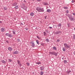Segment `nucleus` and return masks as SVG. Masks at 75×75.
Masks as SVG:
<instances>
[{"mask_svg": "<svg viewBox=\"0 0 75 75\" xmlns=\"http://www.w3.org/2000/svg\"><path fill=\"white\" fill-rule=\"evenodd\" d=\"M36 10H37L38 12H44V9H43V8H41L37 7L36 8Z\"/></svg>", "mask_w": 75, "mask_h": 75, "instance_id": "nucleus-1", "label": "nucleus"}, {"mask_svg": "<svg viewBox=\"0 0 75 75\" xmlns=\"http://www.w3.org/2000/svg\"><path fill=\"white\" fill-rule=\"evenodd\" d=\"M67 16L69 18V19H70L71 21H74V20H75V18H72L71 15H70L69 14H67Z\"/></svg>", "mask_w": 75, "mask_h": 75, "instance_id": "nucleus-2", "label": "nucleus"}, {"mask_svg": "<svg viewBox=\"0 0 75 75\" xmlns=\"http://www.w3.org/2000/svg\"><path fill=\"white\" fill-rule=\"evenodd\" d=\"M49 54H51V55H55V56H57V55H58V53H56L55 52H51L50 51L49 52Z\"/></svg>", "mask_w": 75, "mask_h": 75, "instance_id": "nucleus-3", "label": "nucleus"}, {"mask_svg": "<svg viewBox=\"0 0 75 75\" xmlns=\"http://www.w3.org/2000/svg\"><path fill=\"white\" fill-rule=\"evenodd\" d=\"M21 7L22 8H23L24 10H25V9L24 8H25L26 6L25 5V4H24L23 3H21Z\"/></svg>", "mask_w": 75, "mask_h": 75, "instance_id": "nucleus-4", "label": "nucleus"}, {"mask_svg": "<svg viewBox=\"0 0 75 75\" xmlns=\"http://www.w3.org/2000/svg\"><path fill=\"white\" fill-rule=\"evenodd\" d=\"M64 46L65 48L66 49H68V48H70V45H68L67 43L64 44Z\"/></svg>", "mask_w": 75, "mask_h": 75, "instance_id": "nucleus-5", "label": "nucleus"}, {"mask_svg": "<svg viewBox=\"0 0 75 75\" xmlns=\"http://www.w3.org/2000/svg\"><path fill=\"white\" fill-rule=\"evenodd\" d=\"M61 31H58L54 32V34L56 35H57V34H61Z\"/></svg>", "mask_w": 75, "mask_h": 75, "instance_id": "nucleus-6", "label": "nucleus"}, {"mask_svg": "<svg viewBox=\"0 0 75 75\" xmlns=\"http://www.w3.org/2000/svg\"><path fill=\"white\" fill-rule=\"evenodd\" d=\"M30 44H31L32 47H34L35 46V44H34V43L33 42H30Z\"/></svg>", "mask_w": 75, "mask_h": 75, "instance_id": "nucleus-7", "label": "nucleus"}, {"mask_svg": "<svg viewBox=\"0 0 75 75\" xmlns=\"http://www.w3.org/2000/svg\"><path fill=\"white\" fill-rule=\"evenodd\" d=\"M18 53V52L17 51H15L13 52V54H17Z\"/></svg>", "mask_w": 75, "mask_h": 75, "instance_id": "nucleus-8", "label": "nucleus"}, {"mask_svg": "<svg viewBox=\"0 0 75 75\" xmlns=\"http://www.w3.org/2000/svg\"><path fill=\"white\" fill-rule=\"evenodd\" d=\"M1 32H4V28H1Z\"/></svg>", "mask_w": 75, "mask_h": 75, "instance_id": "nucleus-9", "label": "nucleus"}, {"mask_svg": "<svg viewBox=\"0 0 75 75\" xmlns=\"http://www.w3.org/2000/svg\"><path fill=\"white\" fill-rule=\"evenodd\" d=\"M1 62H2V64H6V62L4 60H2L1 61Z\"/></svg>", "mask_w": 75, "mask_h": 75, "instance_id": "nucleus-10", "label": "nucleus"}, {"mask_svg": "<svg viewBox=\"0 0 75 75\" xmlns=\"http://www.w3.org/2000/svg\"><path fill=\"white\" fill-rule=\"evenodd\" d=\"M34 13L33 12H31L30 13V16H32V17H33V16H34Z\"/></svg>", "mask_w": 75, "mask_h": 75, "instance_id": "nucleus-11", "label": "nucleus"}, {"mask_svg": "<svg viewBox=\"0 0 75 75\" xmlns=\"http://www.w3.org/2000/svg\"><path fill=\"white\" fill-rule=\"evenodd\" d=\"M17 4V3L16 2H15L12 5L13 6H16Z\"/></svg>", "mask_w": 75, "mask_h": 75, "instance_id": "nucleus-12", "label": "nucleus"}, {"mask_svg": "<svg viewBox=\"0 0 75 75\" xmlns=\"http://www.w3.org/2000/svg\"><path fill=\"white\" fill-rule=\"evenodd\" d=\"M44 69V67L43 66L40 67V70L42 71Z\"/></svg>", "mask_w": 75, "mask_h": 75, "instance_id": "nucleus-13", "label": "nucleus"}, {"mask_svg": "<svg viewBox=\"0 0 75 75\" xmlns=\"http://www.w3.org/2000/svg\"><path fill=\"white\" fill-rule=\"evenodd\" d=\"M51 11L50 9H47V12H48V13H50Z\"/></svg>", "mask_w": 75, "mask_h": 75, "instance_id": "nucleus-14", "label": "nucleus"}, {"mask_svg": "<svg viewBox=\"0 0 75 75\" xmlns=\"http://www.w3.org/2000/svg\"><path fill=\"white\" fill-rule=\"evenodd\" d=\"M8 50L9 51H12V48L11 47H9L8 48Z\"/></svg>", "mask_w": 75, "mask_h": 75, "instance_id": "nucleus-15", "label": "nucleus"}, {"mask_svg": "<svg viewBox=\"0 0 75 75\" xmlns=\"http://www.w3.org/2000/svg\"><path fill=\"white\" fill-rule=\"evenodd\" d=\"M14 8H15V9L17 10V9H18V5L16 6H15L14 7Z\"/></svg>", "mask_w": 75, "mask_h": 75, "instance_id": "nucleus-16", "label": "nucleus"}, {"mask_svg": "<svg viewBox=\"0 0 75 75\" xmlns=\"http://www.w3.org/2000/svg\"><path fill=\"white\" fill-rule=\"evenodd\" d=\"M43 5H45V6H47V5H48V4L44 2L43 3Z\"/></svg>", "mask_w": 75, "mask_h": 75, "instance_id": "nucleus-17", "label": "nucleus"}, {"mask_svg": "<svg viewBox=\"0 0 75 75\" xmlns=\"http://www.w3.org/2000/svg\"><path fill=\"white\" fill-rule=\"evenodd\" d=\"M40 75H42L44 74V72L42 71H41L40 72Z\"/></svg>", "mask_w": 75, "mask_h": 75, "instance_id": "nucleus-18", "label": "nucleus"}, {"mask_svg": "<svg viewBox=\"0 0 75 75\" xmlns=\"http://www.w3.org/2000/svg\"><path fill=\"white\" fill-rule=\"evenodd\" d=\"M64 9H65V10H67V9H68V8L67 7L65 6L63 8Z\"/></svg>", "mask_w": 75, "mask_h": 75, "instance_id": "nucleus-19", "label": "nucleus"}, {"mask_svg": "<svg viewBox=\"0 0 75 75\" xmlns=\"http://www.w3.org/2000/svg\"><path fill=\"white\" fill-rule=\"evenodd\" d=\"M73 40H75V34H73Z\"/></svg>", "mask_w": 75, "mask_h": 75, "instance_id": "nucleus-20", "label": "nucleus"}, {"mask_svg": "<svg viewBox=\"0 0 75 75\" xmlns=\"http://www.w3.org/2000/svg\"><path fill=\"white\" fill-rule=\"evenodd\" d=\"M53 50H57V47H53Z\"/></svg>", "mask_w": 75, "mask_h": 75, "instance_id": "nucleus-21", "label": "nucleus"}, {"mask_svg": "<svg viewBox=\"0 0 75 75\" xmlns=\"http://www.w3.org/2000/svg\"><path fill=\"white\" fill-rule=\"evenodd\" d=\"M17 62L18 64V65H19V64H21V63H20V61L19 60H17Z\"/></svg>", "mask_w": 75, "mask_h": 75, "instance_id": "nucleus-22", "label": "nucleus"}, {"mask_svg": "<svg viewBox=\"0 0 75 75\" xmlns=\"http://www.w3.org/2000/svg\"><path fill=\"white\" fill-rule=\"evenodd\" d=\"M62 26V25H61V23H59V25H58V27H61Z\"/></svg>", "mask_w": 75, "mask_h": 75, "instance_id": "nucleus-23", "label": "nucleus"}, {"mask_svg": "<svg viewBox=\"0 0 75 75\" xmlns=\"http://www.w3.org/2000/svg\"><path fill=\"white\" fill-rule=\"evenodd\" d=\"M8 37H10V38L13 37V35L10 34H9L8 36Z\"/></svg>", "mask_w": 75, "mask_h": 75, "instance_id": "nucleus-24", "label": "nucleus"}, {"mask_svg": "<svg viewBox=\"0 0 75 75\" xmlns=\"http://www.w3.org/2000/svg\"><path fill=\"white\" fill-rule=\"evenodd\" d=\"M4 10H7V7H4Z\"/></svg>", "mask_w": 75, "mask_h": 75, "instance_id": "nucleus-25", "label": "nucleus"}, {"mask_svg": "<svg viewBox=\"0 0 75 75\" xmlns=\"http://www.w3.org/2000/svg\"><path fill=\"white\" fill-rule=\"evenodd\" d=\"M62 50L63 51H64V52H65V51H66V50L65 49V47H64L63 49H62Z\"/></svg>", "mask_w": 75, "mask_h": 75, "instance_id": "nucleus-26", "label": "nucleus"}, {"mask_svg": "<svg viewBox=\"0 0 75 75\" xmlns=\"http://www.w3.org/2000/svg\"><path fill=\"white\" fill-rule=\"evenodd\" d=\"M8 60V62H12V61H13L12 59H9Z\"/></svg>", "mask_w": 75, "mask_h": 75, "instance_id": "nucleus-27", "label": "nucleus"}, {"mask_svg": "<svg viewBox=\"0 0 75 75\" xmlns=\"http://www.w3.org/2000/svg\"><path fill=\"white\" fill-rule=\"evenodd\" d=\"M64 64H67V61L66 60H64Z\"/></svg>", "mask_w": 75, "mask_h": 75, "instance_id": "nucleus-28", "label": "nucleus"}, {"mask_svg": "<svg viewBox=\"0 0 75 75\" xmlns=\"http://www.w3.org/2000/svg\"><path fill=\"white\" fill-rule=\"evenodd\" d=\"M36 42L37 44H38V45H39V44H40V43H39V41H38V40H36Z\"/></svg>", "mask_w": 75, "mask_h": 75, "instance_id": "nucleus-29", "label": "nucleus"}, {"mask_svg": "<svg viewBox=\"0 0 75 75\" xmlns=\"http://www.w3.org/2000/svg\"><path fill=\"white\" fill-rule=\"evenodd\" d=\"M12 31L13 32V34H14V35H16V32H14L13 31Z\"/></svg>", "mask_w": 75, "mask_h": 75, "instance_id": "nucleus-30", "label": "nucleus"}, {"mask_svg": "<svg viewBox=\"0 0 75 75\" xmlns=\"http://www.w3.org/2000/svg\"><path fill=\"white\" fill-rule=\"evenodd\" d=\"M43 33H44L43 35H44V36H45L46 34H47L46 33H45V32H44Z\"/></svg>", "mask_w": 75, "mask_h": 75, "instance_id": "nucleus-31", "label": "nucleus"}, {"mask_svg": "<svg viewBox=\"0 0 75 75\" xmlns=\"http://www.w3.org/2000/svg\"><path fill=\"white\" fill-rule=\"evenodd\" d=\"M9 34H10L9 33H6V34L5 35H6L7 36H8L9 35Z\"/></svg>", "mask_w": 75, "mask_h": 75, "instance_id": "nucleus-32", "label": "nucleus"}, {"mask_svg": "<svg viewBox=\"0 0 75 75\" xmlns=\"http://www.w3.org/2000/svg\"><path fill=\"white\" fill-rule=\"evenodd\" d=\"M36 64H38V65H39L40 64H41V63L40 62H36Z\"/></svg>", "mask_w": 75, "mask_h": 75, "instance_id": "nucleus-33", "label": "nucleus"}, {"mask_svg": "<svg viewBox=\"0 0 75 75\" xmlns=\"http://www.w3.org/2000/svg\"><path fill=\"white\" fill-rule=\"evenodd\" d=\"M46 42H49V40L48 39H46Z\"/></svg>", "mask_w": 75, "mask_h": 75, "instance_id": "nucleus-34", "label": "nucleus"}, {"mask_svg": "<svg viewBox=\"0 0 75 75\" xmlns=\"http://www.w3.org/2000/svg\"><path fill=\"white\" fill-rule=\"evenodd\" d=\"M75 2V1L74 0H72L71 1V3H74Z\"/></svg>", "mask_w": 75, "mask_h": 75, "instance_id": "nucleus-35", "label": "nucleus"}, {"mask_svg": "<svg viewBox=\"0 0 75 75\" xmlns=\"http://www.w3.org/2000/svg\"><path fill=\"white\" fill-rule=\"evenodd\" d=\"M26 65H27L28 66H29V65H30V64H29L28 63H27Z\"/></svg>", "mask_w": 75, "mask_h": 75, "instance_id": "nucleus-36", "label": "nucleus"}, {"mask_svg": "<svg viewBox=\"0 0 75 75\" xmlns=\"http://www.w3.org/2000/svg\"><path fill=\"white\" fill-rule=\"evenodd\" d=\"M66 13H69V11H68V10H67L66 11Z\"/></svg>", "mask_w": 75, "mask_h": 75, "instance_id": "nucleus-37", "label": "nucleus"}, {"mask_svg": "<svg viewBox=\"0 0 75 75\" xmlns=\"http://www.w3.org/2000/svg\"><path fill=\"white\" fill-rule=\"evenodd\" d=\"M19 65L20 67H21V66H22V65H21V63H20V64H19Z\"/></svg>", "mask_w": 75, "mask_h": 75, "instance_id": "nucleus-38", "label": "nucleus"}, {"mask_svg": "<svg viewBox=\"0 0 75 75\" xmlns=\"http://www.w3.org/2000/svg\"><path fill=\"white\" fill-rule=\"evenodd\" d=\"M72 14L73 16H75V13H72Z\"/></svg>", "mask_w": 75, "mask_h": 75, "instance_id": "nucleus-39", "label": "nucleus"}, {"mask_svg": "<svg viewBox=\"0 0 75 75\" xmlns=\"http://www.w3.org/2000/svg\"><path fill=\"white\" fill-rule=\"evenodd\" d=\"M17 42H19V41H20V39H17Z\"/></svg>", "mask_w": 75, "mask_h": 75, "instance_id": "nucleus-40", "label": "nucleus"}, {"mask_svg": "<svg viewBox=\"0 0 75 75\" xmlns=\"http://www.w3.org/2000/svg\"><path fill=\"white\" fill-rule=\"evenodd\" d=\"M37 38H38V39H39V40L40 39V38H39L38 36H37Z\"/></svg>", "mask_w": 75, "mask_h": 75, "instance_id": "nucleus-41", "label": "nucleus"}, {"mask_svg": "<svg viewBox=\"0 0 75 75\" xmlns=\"http://www.w3.org/2000/svg\"><path fill=\"white\" fill-rule=\"evenodd\" d=\"M49 28H50V29H52V27H49Z\"/></svg>", "mask_w": 75, "mask_h": 75, "instance_id": "nucleus-42", "label": "nucleus"}, {"mask_svg": "<svg viewBox=\"0 0 75 75\" xmlns=\"http://www.w3.org/2000/svg\"><path fill=\"white\" fill-rule=\"evenodd\" d=\"M41 1V0H37V1H38V2H39V1Z\"/></svg>", "mask_w": 75, "mask_h": 75, "instance_id": "nucleus-43", "label": "nucleus"}, {"mask_svg": "<svg viewBox=\"0 0 75 75\" xmlns=\"http://www.w3.org/2000/svg\"><path fill=\"white\" fill-rule=\"evenodd\" d=\"M60 41V40H58H58H57V42H59Z\"/></svg>", "mask_w": 75, "mask_h": 75, "instance_id": "nucleus-44", "label": "nucleus"}, {"mask_svg": "<svg viewBox=\"0 0 75 75\" xmlns=\"http://www.w3.org/2000/svg\"><path fill=\"white\" fill-rule=\"evenodd\" d=\"M45 19H46V18H47V16H45Z\"/></svg>", "mask_w": 75, "mask_h": 75, "instance_id": "nucleus-45", "label": "nucleus"}, {"mask_svg": "<svg viewBox=\"0 0 75 75\" xmlns=\"http://www.w3.org/2000/svg\"><path fill=\"white\" fill-rule=\"evenodd\" d=\"M25 29L26 30H28V28H25Z\"/></svg>", "mask_w": 75, "mask_h": 75, "instance_id": "nucleus-46", "label": "nucleus"}, {"mask_svg": "<svg viewBox=\"0 0 75 75\" xmlns=\"http://www.w3.org/2000/svg\"><path fill=\"white\" fill-rule=\"evenodd\" d=\"M71 72V71H69L68 72V73H70V72Z\"/></svg>", "mask_w": 75, "mask_h": 75, "instance_id": "nucleus-47", "label": "nucleus"}, {"mask_svg": "<svg viewBox=\"0 0 75 75\" xmlns=\"http://www.w3.org/2000/svg\"><path fill=\"white\" fill-rule=\"evenodd\" d=\"M0 23H2V21H0Z\"/></svg>", "mask_w": 75, "mask_h": 75, "instance_id": "nucleus-48", "label": "nucleus"}, {"mask_svg": "<svg viewBox=\"0 0 75 75\" xmlns=\"http://www.w3.org/2000/svg\"><path fill=\"white\" fill-rule=\"evenodd\" d=\"M21 25H23V23H21Z\"/></svg>", "mask_w": 75, "mask_h": 75, "instance_id": "nucleus-49", "label": "nucleus"}, {"mask_svg": "<svg viewBox=\"0 0 75 75\" xmlns=\"http://www.w3.org/2000/svg\"><path fill=\"white\" fill-rule=\"evenodd\" d=\"M74 55H75V51L74 52Z\"/></svg>", "mask_w": 75, "mask_h": 75, "instance_id": "nucleus-50", "label": "nucleus"}, {"mask_svg": "<svg viewBox=\"0 0 75 75\" xmlns=\"http://www.w3.org/2000/svg\"><path fill=\"white\" fill-rule=\"evenodd\" d=\"M46 31H47V33H48V30H46Z\"/></svg>", "mask_w": 75, "mask_h": 75, "instance_id": "nucleus-51", "label": "nucleus"}, {"mask_svg": "<svg viewBox=\"0 0 75 75\" xmlns=\"http://www.w3.org/2000/svg\"><path fill=\"white\" fill-rule=\"evenodd\" d=\"M6 42H7V43H8V41H6Z\"/></svg>", "mask_w": 75, "mask_h": 75, "instance_id": "nucleus-52", "label": "nucleus"}, {"mask_svg": "<svg viewBox=\"0 0 75 75\" xmlns=\"http://www.w3.org/2000/svg\"><path fill=\"white\" fill-rule=\"evenodd\" d=\"M24 3H25V2H26V1L25 0H24Z\"/></svg>", "mask_w": 75, "mask_h": 75, "instance_id": "nucleus-53", "label": "nucleus"}, {"mask_svg": "<svg viewBox=\"0 0 75 75\" xmlns=\"http://www.w3.org/2000/svg\"><path fill=\"white\" fill-rule=\"evenodd\" d=\"M54 26H55V27H57V26L55 25Z\"/></svg>", "mask_w": 75, "mask_h": 75, "instance_id": "nucleus-54", "label": "nucleus"}, {"mask_svg": "<svg viewBox=\"0 0 75 75\" xmlns=\"http://www.w3.org/2000/svg\"><path fill=\"white\" fill-rule=\"evenodd\" d=\"M74 30H75V28H74Z\"/></svg>", "mask_w": 75, "mask_h": 75, "instance_id": "nucleus-55", "label": "nucleus"}, {"mask_svg": "<svg viewBox=\"0 0 75 75\" xmlns=\"http://www.w3.org/2000/svg\"><path fill=\"white\" fill-rule=\"evenodd\" d=\"M62 59H64L63 58H62Z\"/></svg>", "mask_w": 75, "mask_h": 75, "instance_id": "nucleus-56", "label": "nucleus"}, {"mask_svg": "<svg viewBox=\"0 0 75 75\" xmlns=\"http://www.w3.org/2000/svg\"><path fill=\"white\" fill-rule=\"evenodd\" d=\"M67 25H69V24H68Z\"/></svg>", "mask_w": 75, "mask_h": 75, "instance_id": "nucleus-57", "label": "nucleus"}]
</instances>
